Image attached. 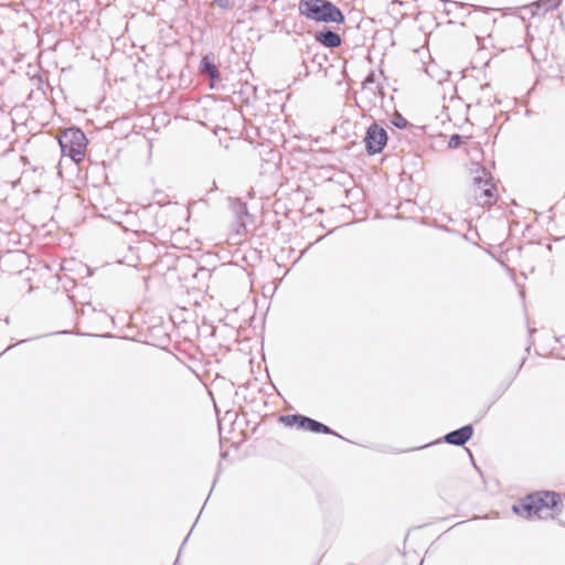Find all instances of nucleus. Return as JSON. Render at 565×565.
I'll use <instances>...</instances> for the list:
<instances>
[{"label": "nucleus", "mask_w": 565, "mask_h": 565, "mask_svg": "<svg viewBox=\"0 0 565 565\" xmlns=\"http://www.w3.org/2000/svg\"><path fill=\"white\" fill-rule=\"evenodd\" d=\"M563 502L561 495L555 491L542 490L534 491L519 499L513 505L512 511L520 516L532 520L539 516L544 509L561 511Z\"/></svg>", "instance_id": "1"}, {"label": "nucleus", "mask_w": 565, "mask_h": 565, "mask_svg": "<svg viewBox=\"0 0 565 565\" xmlns=\"http://www.w3.org/2000/svg\"><path fill=\"white\" fill-rule=\"evenodd\" d=\"M298 10L301 15L316 22L337 24L345 22L342 11L329 0H300Z\"/></svg>", "instance_id": "2"}, {"label": "nucleus", "mask_w": 565, "mask_h": 565, "mask_svg": "<svg viewBox=\"0 0 565 565\" xmlns=\"http://www.w3.org/2000/svg\"><path fill=\"white\" fill-rule=\"evenodd\" d=\"M62 154L79 163L84 160L87 139L79 128H68L58 138Z\"/></svg>", "instance_id": "3"}, {"label": "nucleus", "mask_w": 565, "mask_h": 565, "mask_svg": "<svg viewBox=\"0 0 565 565\" xmlns=\"http://www.w3.org/2000/svg\"><path fill=\"white\" fill-rule=\"evenodd\" d=\"M364 142L369 154L380 153L387 143V132L382 126L374 121L366 130Z\"/></svg>", "instance_id": "4"}, {"label": "nucleus", "mask_w": 565, "mask_h": 565, "mask_svg": "<svg viewBox=\"0 0 565 565\" xmlns=\"http://www.w3.org/2000/svg\"><path fill=\"white\" fill-rule=\"evenodd\" d=\"M221 443H230L231 446L238 448L250 435L258 430V426H253L250 431L242 426H216Z\"/></svg>", "instance_id": "5"}, {"label": "nucleus", "mask_w": 565, "mask_h": 565, "mask_svg": "<svg viewBox=\"0 0 565 565\" xmlns=\"http://www.w3.org/2000/svg\"><path fill=\"white\" fill-rule=\"evenodd\" d=\"M472 435H473V426H460L459 428H457L450 433H447L440 439L428 443L424 446L413 447L409 450L427 448L433 445L440 444L443 441H445L449 445H454V446H463L467 441H469L471 439Z\"/></svg>", "instance_id": "6"}, {"label": "nucleus", "mask_w": 565, "mask_h": 565, "mask_svg": "<svg viewBox=\"0 0 565 565\" xmlns=\"http://www.w3.org/2000/svg\"><path fill=\"white\" fill-rule=\"evenodd\" d=\"M383 87L381 85L362 86L356 104L363 111H366L375 106L383 98Z\"/></svg>", "instance_id": "7"}, {"label": "nucleus", "mask_w": 565, "mask_h": 565, "mask_svg": "<svg viewBox=\"0 0 565 565\" xmlns=\"http://www.w3.org/2000/svg\"><path fill=\"white\" fill-rule=\"evenodd\" d=\"M471 172L473 174L472 191L475 195L477 194V192H481L487 185H489L492 182V177L490 172H488L486 168H483L479 163L473 164Z\"/></svg>", "instance_id": "8"}, {"label": "nucleus", "mask_w": 565, "mask_h": 565, "mask_svg": "<svg viewBox=\"0 0 565 565\" xmlns=\"http://www.w3.org/2000/svg\"><path fill=\"white\" fill-rule=\"evenodd\" d=\"M315 39L318 43L328 49H335L342 44L341 36L330 29L316 32Z\"/></svg>", "instance_id": "9"}, {"label": "nucleus", "mask_w": 565, "mask_h": 565, "mask_svg": "<svg viewBox=\"0 0 565 565\" xmlns=\"http://www.w3.org/2000/svg\"><path fill=\"white\" fill-rule=\"evenodd\" d=\"M473 199L480 206H491L497 201L495 185L491 182L481 192H477Z\"/></svg>", "instance_id": "10"}, {"label": "nucleus", "mask_w": 565, "mask_h": 565, "mask_svg": "<svg viewBox=\"0 0 565 565\" xmlns=\"http://www.w3.org/2000/svg\"><path fill=\"white\" fill-rule=\"evenodd\" d=\"M200 72L209 76L212 81L220 77V72L214 63L213 57L205 55L200 63Z\"/></svg>", "instance_id": "11"}, {"label": "nucleus", "mask_w": 565, "mask_h": 565, "mask_svg": "<svg viewBox=\"0 0 565 565\" xmlns=\"http://www.w3.org/2000/svg\"><path fill=\"white\" fill-rule=\"evenodd\" d=\"M277 420L280 424H321L320 422L303 415H280Z\"/></svg>", "instance_id": "12"}, {"label": "nucleus", "mask_w": 565, "mask_h": 565, "mask_svg": "<svg viewBox=\"0 0 565 565\" xmlns=\"http://www.w3.org/2000/svg\"><path fill=\"white\" fill-rule=\"evenodd\" d=\"M298 429H306L316 434H333L330 426H296Z\"/></svg>", "instance_id": "13"}, {"label": "nucleus", "mask_w": 565, "mask_h": 565, "mask_svg": "<svg viewBox=\"0 0 565 565\" xmlns=\"http://www.w3.org/2000/svg\"><path fill=\"white\" fill-rule=\"evenodd\" d=\"M392 124L399 129H403L407 127L408 121L406 118H404L399 113H395L392 118Z\"/></svg>", "instance_id": "14"}, {"label": "nucleus", "mask_w": 565, "mask_h": 565, "mask_svg": "<svg viewBox=\"0 0 565 565\" xmlns=\"http://www.w3.org/2000/svg\"><path fill=\"white\" fill-rule=\"evenodd\" d=\"M461 142H462V137L458 134H455L449 138L448 147L450 149H457L461 145Z\"/></svg>", "instance_id": "15"}, {"label": "nucleus", "mask_w": 565, "mask_h": 565, "mask_svg": "<svg viewBox=\"0 0 565 565\" xmlns=\"http://www.w3.org/2000/svg\"><path fill=\"white\" fill-rule=\"evenodd\" d=\"M366 85L367 86L379 85L376 83V78H375V73L374 72H370L369 75L363 81L362 86H366Z\"/></svg>", "instance_id": "16"}, {"label": "nucleus", "mask_w": 565, "mask_h": 565, "mask_svg": "<svg viewBox=\"0 0 565 565\" xmlns=\"http://www.w3.org/2000/svg\"><path fill=\"white\" fill-rule=\"evenodd\" d=\"M224 419L231 422V424H235L238 419V414L235 411H228L226 412Z\"/></svg>", "instance_id": "17"}, {"label": "nucleus", "mask_w": 565, "mask_h": 565, "mask_svg": "<svg viewBox=\"0 0 565 565\" xmlns=\"http://www.w3.org/2000/svg\"><path fill=\"white\" fill-rule=\"evenodd\" d=\"M213 2L222 9H228L231 7L230 0H213Z\"/></svg>", "instance_id": "18"}, {"label": "nucleus", "mask_w": 565, "mask_h": 565, "mask_svg": "<svg viewBox=\"0 0 565 565\" xmlns=\"http://www.w3.org/2000/svg\"><path fill=\"white\" fill-rule=\"evenodd\" d=\"M542 2L547 6L546 9L548 10V9L556 8L559 4L561 0H556V1H553V0H542Z\"/></svg>", "instance_id": "19"}, {"label": "nucleus", "mask_w": 565, "mask_h": 565, "mask_svg": "<svg viewBox=\"0 0 565 565\" xmlns=\"http://www.w3.org/2000/svg\"><path fill=\"white\" fill-rule=\"evenodd\" d=\"M237 214L241 216V215H247V206L245 203H241L238 205V211H237Z\"/></svg>", "instance_id": "20"}, {"label": "nucleus", "mask_w": 565, "mask_h": 565, "mask_svg": "<svg viewBox=\"0 0 565 565\" xmlns=\"http://www.w3.org/2000/svg\"><path fill=\"white\" fill-rule=\"evenodd\" d=\"M189 535H190V533H189V534L186 535V537L184 539V541H183V543H182V545H181V547H180L179 554L181 553V551H182V548H183L184 544L188 542Z\"/></svg>", "instance_id": "21"}, {"label": "nucleus", "mask_w": 565, "mask_h": 565, "mask_svg": "<svg viewBox=\"0 0 565 565\" xmlns=\"http://www.w3.org/2000/svg\"><path fill=\"white\" fill-rule=\"evenodd\" d=\"M177 563H178V559L175 561V563L173 565H177Z\"/></svg>", "instance_id": "22"}]
</instances>
